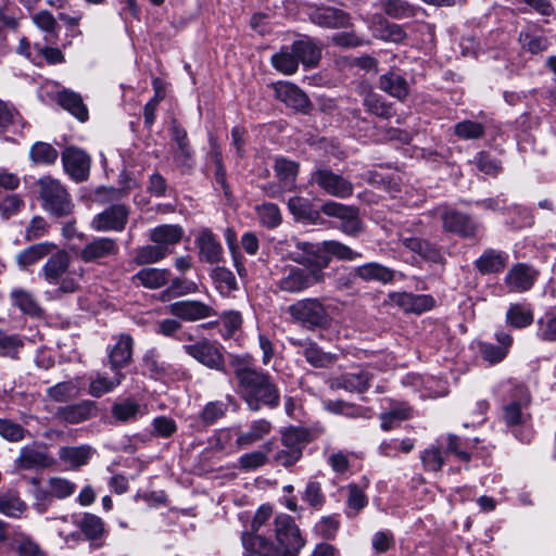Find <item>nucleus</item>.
<instances>
[{
    "label": "nucleus",
    "mask_w": 556,
    "mask_h": 556,
    "mask_svg": "<svg viewBox=\"0 0 556 556\" xmlns=\"http://www.w3.org/2000/svg\"><path fill=\"white\" fill-rule=\"evenodd\" d=\"M169 279V269L144 267L132 277V282L147 289L155 290L166 286Z\"/></svg>",
    "instance_id": "72a5a7b5"
},
{
    "label": "nucleus",
    "mask_w": 556,
    "mask_h": 556,
    "mask_svg": "<svg viewBox=\"0 0 556 556\" xmlns=\"http://www.w3.org/2000/svg\"><path fill=\"white\" fill-rule=\"evenodd\" d=\"M134 263L138 266L157 263L164 260L169 253L168 248L163 245L148 244L135 250Z\"/></svg>",
    "instance_id": "09e8293b"
},
{
    "label": "nucleus",
    "mask_w": 556,
    "mask_h": 556,
    "mask_svg": "<svg viewBox=\"0 0 556 556\" xmlns=\"http://www.w3.org/2000/svg\"><path fill=\"white\" fill-rule=\"evenodd\" d=\"M309 182L316 185L325 193L339 199H345L353 194V184L340 174H336L330 167L321 166L311 174Z\"/></svg>",
    "instance_id": "0eeeda50"
},
{
    "label": "nucleus",
    "mask_w": 556,
    "mask_h": 556,
    "mask_svg": "<svg viewBox=\"0 0 556 556\" xmlns=\"http://www.w3.org/2000/svg\"><path fill=\"white\" fill-rule=\"evenodd\" d=\"M45 62L54 65L65 62V58L58 48L35 43L33 63L41 66Z\"/></svg>",
    "instance_id": "5fc2aeb1"
},
{
    "label": "nucleus",
    "mask_w": 556,
    "mask_h": 556,
    "mask_svg": "<svg viewBox=\"0 0 556 556\" xmlns=\"http://www.w3.org/2000/svg\"><path fill=\"white\" fill-rule=\"evenodd\" d=\"M379 88L400 101L405 100L409 93L407 80L394 71H390L379 77Z\"/></svg>",
    "instance_id": "c9c22d12"
},
{
    "label": "nucleus",
    "mask_w": 556,
    "mask_h": 556,
    "mask_svg": "<svg viewBox=\"0 0 556 556\" xmlns=\"http://www.w3.org/2000/svg\"><path fill=\"white\" fill-rule=\"evenodd\" d=\"M313 440L312 433L306 428L290 427L281 434L283 448L277 451L274 462L283 467H291L300 460L304 446Z\"/></svg>",
    "instance_id": "20e7f679"
},
{
    "label": "nucleus",
    "mask_w": 556,
    "mask_h": 556,
    "mask_svg": "<svg viewBox=\"0 0 556 556\" xmlns=\"http://www.w3.org/2000/svg\"><path fill=\"white\" fill-rule=\"evenodd\" d=\"M291 48L296 55L299 64L302 63L304 67H314L321 59V47L309 37L293 41Z\"/></svg>",
    "instance_id": "a878e982"
},
{
    "label": "nucleus",
    "mask_w": 556,
    "mask_h": 556,
    "mask_svg": "<svg viewBox=\"0 0 556 556\" xmlns=\"http://www.w3.org/2000/svg\"><path fill=\"white\" fill-rule=\"evenodd\" d=\"M387 302L403 309L405 313L420 315L432 309L435 300L430 294H414L410 292H390Z\"/></svg>",
    "instance_id": "f3484780"
},
{
    "label": "nucleus",
    "mask_w": 556,
    "mask_h": 556,
    "mask_svg": "<svg viewBox=\"0 0 556 556\" xmlns=\"http://www.w3.org/2000/svg\"><path fill=\"white\" fill-rule=\"evenodd\" d=\"M377 5L391 18L405 20L417 15L418 7L406 0H379Z\"/></svg>",
    "instance_id": "a19ab883"
},
{
    "label": "nucleus",
    "mask_w": 556,
    "mask_h": 556,
    "mask_svg": "<svg viewBox=\"0 0 556 556\" xmlns=\"http://www.w3.org/2000/svg\"><path fill=\"white\" fill-rule=\"evenodd\" d=\"M24 346V342L18 334H10L0 329V356L17 358L18 351Z\"/></svg>",
    "instance_id": "bf43d9fd"
},
{
    "label": "nucleus",
    "mask_w": 556,
    "mask_h": 556,
    "mask_svg": "<svg viewBox=\"0 0 556 556\" xmlns=\"http://www.w3.org/2000/svg\"><path fill=\"white\" fill-rule=\"evenodd\" d=\"M316 277V275H309V271L305 268L289 265L282 269L280 277L275 281V286L286 293H300L319 285Z\"/></svg>",
    "instance_id": "9d476101"
},
{
    "label": "nucleus",
    "mask_w": 556,
    "mask_h": 556,
    "mask_svg": "<svg viewBox=\"0 0 556 556\" xmlns=\"http://www.w3.org/2000/svg\"><path fill=\"white\" fill-rule=\"evenodd\" d=\"M76 525L89 541H97L105 533L104 521L94 514L85 513Z\"/></svg>",
    "instance_id": "de8ad7c7"
},
{
    "label": "nucleus",
    "mask_w": 556,
    "mask_h": 556,
    "mask_svg": "<svg viewBox=\"0 0 556 556\" xmlns=\"http://www.w3.org/2000/svg\"><path fill=\"white\" fill-rule=\"evenodd\" d=\"M324 247L330 258L336 257L340 261H354L362 257L359 252L336 240L324 241Z\"/></svg>",
    "instance_id": "e2e57ef3"
},
{
    "label": "nucleus",
    "mask_w": 556,
    "mask_h": 556,
    "mask_svg": "<svg viewBox=\"0 0 556 556\" xmlns=\"http://www.w3.org/2000/svg\"><path fill=\"white\" fill-rule=\"evenodd\" d=\"M184 228L179 225L164 224L150 230L149 238L157 245L168 248L180 242L184 237Z\"/></svg>",
    "instance_id": "58836bf2"
},
{
    "label": "nucleus",
    "mask_w": 556,
    "mask_h": 556,
    "mask_svg": "<svg viewBox=\"0 0 556 556\" xmlns=\"http://www.w3.org/2000/svg\"><path fill=\"white\" fill-rule=\"evenodd\" d=\"M506 324L514 329H525L534 321L533 307L530 303H511L506 312Z\"/></svg>",
    "instance_id": "2f4dec72"
},
{
    "label": "nucleus",
    "mask_w": 556,
    "mask_h": 556,
    "mask_svg": "<svg viewBox=\"0 0 556 556\" xmlns=\"http://www.w3.org/2000/svg\"><path fill=\"white\" fill-rule=\"evenodd\" d=\"M200 260L208 264L219 263L223 258V247L217 237L208 228H203L195 238Z\"/></svg>",
    "instance_id": "5701e85b"
},
{
    "label": "nucleus",
    "mask_w": 556,
    "mask_h": 556,
    "mask_svg": "<svg viewBox=\"0 0 556 556\" xmlns=\"http://www.w3.org/2000/svg\"><path fill=\"white\" fill-rule=\"evenodd\" d=\"M324 407L331 414L342 415L353 419H369L372 415L371 408L343 400H328L324 403Z\"/></svg>",
    "instance_id": "473e14b6"
},
{
    "label": "nucleus",
    "mask_w": 556,
    "mask_h": 556,
    "mask_svg": "<svg viewBox=\"0 0 556 556\" xmlns=\"http://www.w3.org/2000/svg\"><path fill=\"white\" fill-rule=\"evenodd\" d=\"M168 312L176 318L184 321H198L216 315L215 309L201 301L182 300L172 303Z\"/></svg>",
    "instance_id": "a211bd4d"
},
{
    "label": "nucleus",
    "mask_w": 556,
    "mask_h": 556,
    "mask_svg": "<svg viewBox=\"0 0 556 556\" xmlns=\"http://www.w3.org/2000/svg\"><path fill=\"white\" fill-rule=\"evenodd\" d=\"M275 96L278 100L283 102L299 112L307 113L312 106L311 100L304 91H302L294 84L280 81L273 85Z\"/></svg>",
    "instance_id": "aec40b11"
},
{
    "label": "nucleus",
    "mask_w": 556,
    "mask_h": 556,
    "mask_svg": "<svg viewBox=\"0 0 556 556\" xmlns=\"http://www.w3.org/2000/svg\"><path fill=\"white\" fill-rule=\"evenodd\" d=\"M348 507L352 510L348 511L349 517H355L368 503L365 492L356 484L348 485Z\"/></svg>",
    "instance_id": "338daca9"
},
{
    "label": "nucleus",
    "mask_w": 556,
    "mask_h": 556,
    "mask_svg": "<svg viewBox=\"0 0 556 556\" xmlns=\"http://www.w3.org/2000/svg\"><path fill=\"white\" fill-rule=\"evenodd\" d=\"M56 249L58 247L52 242L33 244L17 254L16 262L21 268L25 269Z\"/></svg>",
    "instance_id": "79ce46f5"
},
{
    "label": "nucleus",
    "mask_w": 556,
    "mask_h": 556,
    "mask_svg": "<svg viewBox=\"0 0 556 556\" xmlns=\"http://www.w3.org/2000/svg\"><path fill=\"white\" fill-rule=\"evenodd\" d=\"M536 337L544 342L556 341V314L546 312L536 321Z\"/></svg>",
    "instance_id": "13d9d810"
},
{
    "label": "nucleus",
    "mask_w": 556,
    "mask_h": 556,
    "mask_svg": "<svg viewBox=\"0 0 556 556\" xmlns=\"http://www.w3.org/2000/svg\"><path fill=\"white\" fill-rule=\"evenodd\" d=\"M495 339L498 345L489 342L479 344L481 357L491 365L502 362L507 356L514 341L511 334L504 330L496 331Z\"/></svg>",
    "instance_id": "4be33fe9"
},
{
    "label": "nucleus",
    "mask_w": 556,
    "mask_h": 556,
    "mask_svg": "<svg viewBox=\"0 0 556 556\" xmlns=\"http://www.w3.org/2000/svg\"><path fill=\"white\" fill-rule=\"evenodd\" d=\"M308 20L324 28H346L351 26L350 13L333 7L312 5L308 11Z\"/></svg>",
    "instance_id": "dca6fc26"
},
{
    "label": "nucleus",
    "mask_w": 556,
    "mask_h": 556,
    "mask_svg": "<svg viewBox=\"0 0 556 556\" xmlns=\"http://www.w3.org/2000/svg\"><path fill=\"white\" fill-rule=\"evenodd\" d=\"M485 129L481 123L463 121L454 126V134L463 140H476L484 136Z\"/></svg>",
    "instance_id": "052dcab7"
},
{
    "label": "nucleus",
    "mask_w": 556,
    "mask_h": 556,
    "mask_svg": "<svg viewBox=\"0 0 556 556\" xmlns=\"http://www.w3.org/2000/svg\"><path fill=\"white\" fill-rule=\"evenodd\" d=\"M270 64L283 75H293L299 68V62L291 45L283 46L278 52L274 53L270 56Z\"/></svg>",
    "instance_id": "37998d69"
},
{
    "label": "nucleus",
    "mask_w": 556,
    "mask_h": 556,
    "mask_svg": "<svg viewBox=\"0 0 556 556\" xmlns=\"http://www.w3.org/2000/svg\"><path fill=\"white\" fill-rule=\"evenodd\" d=\"M58 151L49 143L36 142L29 151V156L35 164H52L58 159Z\"/></svg>",
    "instance_id": "680f3d73"
},
{
    "label": "nucleus",
    "mask_w": 556,
    "mask_h": 556,
    "mask_svg": "<svg viewBox=\"0 0 556 556\" xmlns=\"http://www.w3.org/2000/svg\"><path fill=\"white\" fill-rule=\"evenodd\" d=\"M363 105L369 113L380 118L389 119L394 114L392 104L375 92H369L365 96Z\"/></svg>",
    "instance_id": "603ef678"
},
{
    "label": "nucleus",
    "mask_w": 556,
    "mask_h": 556,
    "mask_svg": "<svg viewBox=\"0 0 556 556\" xmlns=\"http://www.w3.org/2000/svg\"><path fill=\"white\" fill-rule=\"evenodd\" d=\"M292 320L307 330L325 329L330 321L326 306L318 298H305L288 307Z\"/></svg>",
    "instance_id": "7ed1b4c3"
},
{
    "label": "nucleus",
    "mask_w": 556,
    "mask_h": 556,
    "mask_svg": "<svg viewBox=\"0 0 556 556\" xmlns=\"http://www.w3.org/2000/svg\"><path fill=\"white\" fill-rule=\"evenodd\" d=\"M11 300L14 306L18 307L23 313L37 316L41 308L35 296L23 289H14L11 292Z\"/></svg>",
    "instance_id": "864d4df0"
},
{
    "label": "nucleus",
    "mask_w": 556,
    "mask_h": 556,
    "mask_svg": "<svg viewBox=\"0 0 556 556\" xmlns=\"http://www.w3.org/2000/svg\"><path fill=\"white\" fill-rule=\"evenodd\" d=\"M355 275L365 281L376 280L389 283L394 279V271L379 263H367L355 268Z\"/></svg>",
    "instance_id": "c03bdc74"
},
{
    "label": "nucleus",
    "mask_w": 556,
    "mask_h": 556,
    "mask_svg": "<svg viewBox=\"0 0 556 556\" xmlns=\"http://www.w3.org/2000/svg\"><path fill=\"white\" fill-rule=\"evenodd\" d=\"M45 280L58 287V290L70 291V254L65 250H58L51 254L42 267Z\"/></svg>",
    "instance_id": "1a4fd4ad"
},
{
    "label": "nucleus",
    "mask_w": 556,
    "mask_h": 556,
    "mask_svg": "<svg viewBox=\"0 0 556 556\" xmlns=\"http://www.w3.org/2000/svg\"><path fill=\"white\" fill-rule=\"evenodd\" d=\"M369 29L375 38L384 42L402 43L407 38V33L400 24L388 21L382 15H374Z\"/></svg>",
    "instance_id": "412c9836"
},
{
    "label": "nucleus",
    "mask_w": 556,
    "mask_h": 556,
    "mask_svg": "<svg viewBox=\"0 0 556 556\" xmlns=\"http://www.w3.org/2000/svg\"><path fill=\"white\" fill-rule=\"evenodd\" d=\"M130 210L125 204H113L97 214L91 227L97 231H122L128 222Z\"/></svg>",
    "instance_id": "ddd939ff"
},
{
    "label": "nucleus",
    "mask_w": 556,
    "mask_h": 556,
    "mask_svg": "<svg viewBox=\"0 0 556 556\" xmlns=\"http://www.w3.org/2000/svg\"><path fill=\"white\" fill-rule=\"evenodd\" d=\"M374 376L367 369L358 368L355 371L343 372L339 376L331 377L328 380L330 390H344L350 393L362 394L369 388Z\"/></svg>",
    "instance_id": "f8f14e48"
},
{
    "label": "nucleus",
    "mask_w": 556,
    "mask_h": 556,
    "mask_svg": "<svg viewBox=\"0 0 556 556\" xmlns=\"http://www.w3.org/2000/svg\"><path fill=\"white\" fill-rule=\"evenodd\" d=\"M243 547L258 556H286L287 552L266 538L249 532H243L241 535Z\"/></svg>",
    "instance_id": "c85d7f7f"
},
{
    "label": "nucleus",
    "mask_w": 556,
    "mask_h": 556,
    "mask_svg": "<svg viewBox=\"0 0 556 556\" xmlns=\"http://www.w3.org/2000/svg\"><path fill=\"white\" fill-rule=\"evenodd\" d=\"M112 416L121 422L135 421L146 414V406L140 405L134 399L127 397L116 402L111 408Z\"/></svg>",
    "instance_id": "4c0bfd02"
},
{
    "label": "nucleus",
    "mask_w": 556,
    "mask_h": 556,
    "mask_svg": "<svg viewBox=\"0 0 556 556\" xmlns=\"http://www.w3.org/2000/svg\"><path fill=\"white\" fill-rule=\"evenodd\" d=\"M27 511V504L16 492L0 491V513L14 519H20Z\"/></svg>",
    "instance_id": "a18cd8bd"
},
{
    "label": "nucleus",
    "mask_w": 556,
    "mask_h": 556,
    "mask_svg": "<svg viewBox=\"0 0 556 556\" xmlns=\"http://www.w3.org/2000/svg\"><path fill=\"white\" fill-rule=\"evenodd\" d=\"M115 343L106 349L109 365L112 371H122L132 361L134 339L128 333L114 337Z\"/></svg>",
    "instance_id": "6ab92c4d"
},
{
    "label": "nucleus",
    "mask_w": 556,
    "mask_h": 556,
    "mask_svg": "<svg viewBox=\"0 0 556 556\" xmlns=\"http://www.w3.org/2000/svg\"><path fill=\"white\" fill-rule=\"evenodd\" d=\"M38 186L43 208L56 217L67 215L70 203L66 189L50 177L39 179Z\"/></svg>",
    "instance_id": "6e6552de"
},
{
    "label": "nucleus",
    "mask_w": 556,
    "mask_h": 556,
    "mask_svg": "<svg viewBox=\"0 0 556 556\" xmlns=\"http://www.w3.org/2000/svg\"><path fill=\"white\" fill-rule=\"evenodd\" d=\"M441 219L444 230L465 239L475 238L480 229V224L470 215L456 210L444 211Z\"/></svg>",
    "instance_id": "2eb2a0df"
},
{
    "label": "nucleus",
    "mask_w": 556,
    "mask_h": 556,
    "mask_svg": "<svg viewBox=\"0 0 556 556\" xmlns=\"http://www.w3.org/2000/svg\"><path fill=\"white\" fill-rule=\"evenodd\" d=\"M232 400L233 397L228 395L226 401L216 400L206 403L199 415L200 421L204 426H212L216 424L218 420L226 416L229 408V403L232 402Z\"/></svg>",
    "instance_id": "49530a36"
},
{
    "label": "nucleus",
    "mask_w": 556,
    "mask_h": 556,
    "mask_svg": "<svg viewBox=\"0 0 556 556\" xmlns=\"http://www.w3.org/2000/svg\"><path fill=\"white\" fill-rule=\"evenodd\" d=\"M400 242L403 247L418 254L425 261L435 264H442L445 261L441 249L428 240L417 237L401 236Z\"/></svg>",
    "instance_id": "393cba45"
},
{
    "label": "nucleus",
    "mask_w": 556,
    "mask_h": 556,
    "mask_svg": "<svg viewBox=\"0 0 556 556\" xmlns=\"http://www.w3.org/2000/svg\"><path fill=\"white\" fill-rule=\"evenodd\" d=\"M118 252V245L112 238L102 237L93 239L80 251L79 256L85 262H93Z\"/></svg>",
    "instance_id": "bb28decb"
},
{
    "label": "nucleus",
    "mask_w": 556,
    "mask_h": 556,
    "mask_svg": "<svg viewBox=\"0 0 556 556\" xmlns=\"http://www.w3.org/2000/svg\"><path fill=\"white\" fill-rule=\"evenodd\" d=\"M70 400V383L60 382L48 389V407L50 410H55V414L61 418L67 420L70 409L67 401Z\"/></svg>",
    "instance_id": "f704fd0d"
},
{
    "label": "nucleus",
    "mask_w": 556,
    "mask_h": 556,
    "mask_svg": "<svg viewBox=\"0 0 556 556\" xmlns=\"http://www.w3.org/2000/svg\"><path fill=\"white\" fill-rule=\"evenodd\" d=\"M184 352L208 369L225 371V356L223 346L214 340L201 338L192 343L182 345Z\"/></svg>",
    "instance_id": "39448f33"
},
{
    "label": "nucleus",
    "mask_w": 556,
    "mask_h": 556,
    "mask_svg": "<svg viewBox=\"0 0 556 556\" xmlns=\"http://www.w3.org/2000/svg\"><path fill=\"white\" fill-rule=\"evenodd\" d=\"M473 163L480 172L486 175L497 176L502 172L501 162L491 157V155L484 151L477 153Z\"/></svg>",
    "instance_id": "774afa93"
},
{
    "label": "nucleus",
    "mask_w": 556,
    "mask_h": 556,
    "mask_svg": "<svg viewBox=\"0 0 556 556\" xmlns=\"http://www.w3.org/2000/svg\"><path fill=\"white\" fill-rule=\"evenodd\" d=\"M54 459L48 454L45 445L33 443L20 450L14 460L17 470H40L50 467Z\"/></svg>",
    "instance_id": "4468645a"
},
{
    "label": "nucleus",
    "mask_w": 556,
    "mask_h": 556,
    "mask_svg": "<svg viewBox=\"0 0 556 556\" xmlns=\"http://www.w3.org/2000/svg\"><path fill=\"white\" fill-rule=\"evenodd\" d=\"M530 402L528 389L525 386H517L511 391L510 400L502 406L503 422L523 443H529L532 439L529 427L531 415L527 412Z\"/></svg>",
    "instance_id": "f03ea898"
},
{
    "label": "nucleus",
    "mask_w": 556,
    "mask_h": 556,
    "mask_svg": "<svg viewBox=\"0 0 556 556\" xmlns=\"http://www.w3.org/2000/svg\"><path fill=\"white\" fill-rule=\"evenodd\" d=\"M445 456L443 445L438 441L421 452L420 459L425 470L437 472L443 467Z\"/></svg>",
    "instance_id": "8fccbe9b"
},
{
    "label": "nucleus",
    "mask_w": 556,
    "mask_h": 556,
    "mask_svg": "<svg viewBox=\"0 0 556 556\" xmlns=\"http://www.w3.org/2000/svg\"><path fill=\"white\" fill-rule=\"evenodd\" d=\"M91 159L83 150L72 147V179L87 180L90 173Z\"/></svg>",
    "instance_id": "3c124183"
},
{
    "label": "nucleus",
    "mask_w": 556,
    "mask_h": 556,
    "mask_svg": "<svg viewBox=\"0 0 556 556\" xmlns=\"http://www.w3.org/2000/svg\"><path fill=\"white\" fill-rule=\"evenodd\" d=\"M98 416L96 402L84 400L72 404V424H78Z\"/></svg>",
    "instance_id": "69168bd1"
},
{
    "label": "nucleus",
    "mask_w": 556,
    "mask_h": 556,
    "mask_svg": "<svg viewBox=\"0 0 556 556\" xmlns=\"http://www.w3.org/2000/svg\"><path fill=\"white\" fill-rule=\"evenodd\" d=\"M295 344L303 348L302 355L315 368H327L333 365L337 359L334 355L324 352L314 341H299Z\"/></svg>",
    "instance_id": "e433bc0d"
},
{
    "label": "nucleus",
    "mask_w": 556,
    "mask_h": 556,
    "mask_svg": "<svg viewBox=\"0 0 556 556\" xmlns=\"http://www.w3.org/2000/svg\"><path fill=\"white\" fill-rule=\"evenodd\" d=\"M237 379V392L252 412L263 407L274 409L280 404V391L273 376L253 365L251 355H235L230 359Z\"/></svg>",
    "instance_id": "f257e3e1"
},
{
    "label": "nucleus",
    "mask_w": 556,
    "mask_h": 556,
    "mask_svg": "<svg viewBox=\"0 0 556 556\" xmlns=\"http://www.w3.org/2000/svg\"><path fill=\"white\" fill-rule=\"evenodd\" d=\"M299 169L300 165L295 161L289 160L285 156H277L275 159V176L279 181L280 188L283 190L290 191L295 186Z\"/></svg>",
    "instance_id": "7c9ffc66"
},
{
    "label": "nucleus",
    "mask_w": 556,
    "mask_h": 556,
    "mask_svg": "<svg viewBox=\"0 0 556 556\" xmlns=\"http://www.w3.org/2000/svg\"><path fill=\"white\" fill-rule=\"evenodd\" d=\"M124 379L125 375L122 371H113L112 377L98 372L90 379L88 392L94 397H101L117 388Z\"/></svg>",
    "instance_id": "ea45409f"
},
{
    "label": "nucleus",
    "mask_w": 556,
    "mask_h": 556,
    "mask_svg": "<svg viewBox=\"0 0 556 556\" xmlns=\"http://www.w3.org/2000/svg\"><path fill=\"white\" fill-rule=\"evenodd\" d=\"M271 430L273 425L269 420L264 418L253 420L247 431H236V445L238 448L248 447L263 440Z\"/></svg>",
    "instance_id": "cd10ccee"
},
{
    "label": "nucleus",
    "mask_w": 556,
    "mask_h": 556,
    "mask_svg": "<svg viewBox=\"0 0 556 556\" xmlns=\"http://www.w3.org/2000/svg\"><path fill=\"white\" fill-rule=\"evenodd\" d=\"M538 271L531 266L519 263L514 265L505 277V283L510 291L523 292L532 288L536 280Z\"/></svg>",
    "instance_id": "b1692460"
},
{
    "label": "nucleus",
    "mask_w": 556,
    "mask_h": 556,
    "mask_svg": "<svg viewBox=\"0 0 556 556\" xmlns=\"http://www.w3.org/2000/svg\"><path fill=\"white\" fill-rule=\"evenodd\" d=\"M275 527L276 538L287 554L296 553L304 546L300 529L291 516L278 515L275 518Z\"/></svg>",
    "instance_id": "9b49d317"
},
{
    "label": "nucleus",
    "mask_w": 556,
    "mask_h": 556,
    "mask_svg": "<svg viewBox=\"0 0 556 556\" xmlns=\"http://www.w3.org/2000/svg\"><path fill=\"white\" fill-rule=\"evenodd\" d=\"M260 223L269 229L276 228L281 224V213L274 203H263L255 207Z\"/></svg>",
    "instance_id": "4d7b16f0"
},
{
    "label": "nucleus",
    "mask_w": 556,
    "mask_h": 556,
    "mask_svg": "<svg viewBox=\"0 0 556 556\" xmlns=\"http://www.w3.org/2000/svg\"><path fill=\"white\" fill-rule=\"evenodd\" d=\"M301 250L302 252L294 257V262L307 269L309 275H316V281L319 285L324 283L326 278L330 277V274L324 271L330 264V256L325 250L324 242L321 245L304 242Z\"/></svg>",
    "instance_id": "423d86ee"
},
{
    "label": "nucleus",
    "mask_w": 556,
    "mask_h": 556,
    "mask_svg": "<svg viewBox=\"0 0 556 556\" xmlns=\"http://www.w3.org/2000/svg\"><path fill=\"white\" fill-rule=\"evenodd\" d=\"M212 278L216 285L217 290L223 295H229L232 291L238 289L235 275L226 267H216L212 271Z\"/></svg>",
    "instance_id": "6e6d98bb"
},
{
    "label": "nucleus",
    "mask_w": 556,
    "mask_h": 556,
    "mask_svg": "<svg viewBox=\"0 0 556 556\" xmlns=\"http://www.w3.org/2000/svg\"><path fill=\"white\" fill-rule=\"evenodd\" d=\"M519 42L523 50L532 54L546 51L549 47V41L545 36H535L525 31L519 34Z\"/></svg>",
    "instance_id": "0e129e2a"
},
{
    "label": "nucleus",
    "mask_w": 556,
    "mask_h": 556,
    "mask_svg": "<svg viewBox=\"0 0 556 556\" xmlns=\"http://www.w3.org/2000/svg\"><path fill=\"white\" fill-rule=\"evenodd\" d=\"M507 258L508 255L503 251L486 249L473 265L481 275L497 274L506 267Z\"/></svg>",
    "instance_id": "c756f323"
}]
</instances>
